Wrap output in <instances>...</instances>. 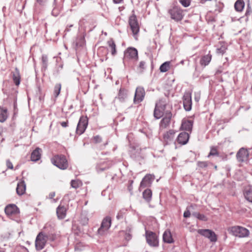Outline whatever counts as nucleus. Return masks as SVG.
<instances>
[{
    "mask_svg": "<svg viewBox=\"0 0 252 252\" xmlns=\"http://www.w3.org/2000/svg\"><path fill=\"white\" fill-rule=\"evenodd\" d=\"M65 32H68L69 31V28L68 27H66V28L65 30Z\"/></svg>",
    "mask_w": 252,
    "mask_h": 252,
    "instance_id": "58",
    "label": "nucleus"
},
{
    "mask_svg": "<svg viewBox=\"0 0 252 252\" xmlns=\"http://www.w3.org/2000/svg\"><path fill=\"white\" fill-rule=\"evenodd\" d=\"M67 27H68V28H71V27H73V25H70L67 26Z\"/></svg>",
    "mask_w": 252,
    "mask_h": 252,
    "instance_id": "59",
    "label": "nucleus"
},
{
    "mask_svg": "<svg viewBox=\"0 0 252 252\" xmlns=\"http://www.w3.org/2000/svg\"><path fill=\"white\" fill-rule=\"evenodd\" d=\"M198 165L201 167H205L207 166V164L206 162H199Z\"/></svg>",
    "mask_w": 252,
    "mask_h": 252,
    "instance_id": "50",
    "label": "nucleus"
},
{
    "mask_svg": "<svg viewBox=\"0 0 252 252\" xmlns=\"http://www.w3.org/2000/svg\"><path fill=\"white\" fill-rule=\"evenodd\" d=\"M61 124V125L63 127H66L68 126V121H66V122H62L61 123H60Z\"/></svg>",
    "mask_w": 252,
    "mask_h": 252,
    "instance_id": "52",
    "label": "nucleus"
},
{
    "mask_svg": "<svg viewBox=\"0 0 252 252\" xmlns=\"http://www.w3.org/2000/svg\"><path fill=\"white\" fill-rule=\"evenodd\" d=\"M145 95L144 89L142 87H138L136 88L134 98L135 103L141 102L144 99Z\"/></svg>",
    "mask_w": 252,
    "mask_h": 252,
    "instance_id": "12",
    "label": "nucleus"
},
{
    "mask_svg": "<svg viewBox=\"0 0 252 252\" xmlns=\"http://www.w3.org/2000/svg\"><path fill=\"white\" fill-rule=\"evenodd\" d=\"M111 225V219L110 217L107 216L103 219L100 227L97 230V233L101 236L104 235L110 228Z\"/></svg>",
    "mask_w": 252,
    "mask_h": 252,
    "instance_id": "6",
    "label": "nucleus"
},
{
    "mask_svg": "<svg viewBox=\"0 0 252 252\" xmlns=\"http://www.w3.org/2000/svg\"><path fill=\"white\" fill-rule=\"evenodd\" d=\"M226 49V46L225 44H223L220 48H217V52L222 55L225 52Z\"/></svg>",
    "mask_w": 252,
    "mask_h": 252,
    "instance_id": "39",
    "label": "nucleus"
},
{
    "mask_svg": "<svg viewBox=\"0 0 252 252\" xmlns=\"http://www.w3.org/2000/svg\"><path fill=\"white\" fill-rule=\"evenodd\" d=\"M170 18L176 22H179L183 18L184 14L183 10L177 6H174L168 10Z\"/></svg>",
    "mask_w": 252,
    "mask_h": 252,
    "instance_id": "3",
    "label": "nucleus"
},
{
    "mask_svg": "<svg viewBox=\"0 0 252 252\" xmlns=\"http://www.w3.org/2000/svg\"><path fill=\"white\" fill-rule=\"evenodd\" d=\"M212 59V55L210 54L203 56L200 60L201 66H206L208 65Z\"/></svg>",
    "mask_w": 252,
    "mask_h": 252,
    "instance_id": "24",
    "label": "nucleus"
},
{
    "mask_svg": "<svg viewBox=\"0 0 252 252\" xmlns=\"http://www.w3.org/2000/svg\"><path fill=\"white\" fill-rule=\"evenodd\" d=\"M154 180V176L148 174L146 175L142 179L140 183V188H146L149 187L152 184V181Z\"/></svg>",
    "mask_w": 252,
    "mask_h": 252,
    "instance_id": "15",
    "label": "nucleus"
},
{
    "mask_svg": "<svg viewBox=\"0 0 252 252\" xmlns=\"http://www.w3.org/2000/svg\"><path fill=\"white\" fill-rule=\"evenodd\" d=\"M126 211V210L124 209L121 210L117 214L116 216L117 219L118 220L123 219L124 217Z\"/></svg>",
    "mask_w": 252,
    "mask_h": 252,
    "instance_id": "38",
    "label": "nucleus"
},
{
    "mask_svg": "<svg viewBox=\"0 0 252 252\" xmlns=\"http://www.w3.org/2000/svg\"><path fill=\"white\" fill-rule=\"evenodd\" d=\"M244 195L246 199L250 202L252 203V188L251 187L246 188Z\"/></svg>",
    "mask_w": 252,
    "mask_h": 252,
    "instance_id": "27",
    "label": "nucleus"
},
{
    "mask_svg": "<svg viewBox=\"0 0 252 252\" xmlns=\"http://www.w3.org/2000/svg\"><path fill=\"white\" fill-rule=\"evenodd\" d=\"M146 238L148 244L152 247H158V241L156 234L152 231H146Z\"/></svg>",
    "mask_w": 252,
    "mask_h": 252,
    "instance_id": "9",
    "label": "nucleus"
},
{
    "mask_svg": "<svg viewBox=\"0 0 252 252\" xmlns=\"http://www.w3.org/2000/svg\"><path fill=\"white\" fill-rule=\"evenodd\" d=\"M192 215L193 216H194V217L197 218L199 220H203V221H207V218L205 215H204L203 214H201L199 213L193 212L192 213Z\"/></svg>",
    "mask_w": 252,
    "mask_h": 252,
    "instance_id": "36",
    "label": "nucleus"
},
{
    "mask_svg": "<svg viewBox=\"0 0 252 252\" xmlns=\"http://www.w3.org/2000/svg\"><path fill=\"white\" fill-rule=\"evenodd\" d=\"M170 62H164L160 65L159 67L160 71L161 72H165L168 71L170 68Z\"/></svg>",
    "mask_w": 252,
    "mask_h": 252,
    "instance_id": "34",
    "label": "nucleus"
},
{
    "mask_svg": "<svg viewBox=\"0 0 252 252\" xmlns=\"http://www.w3.org/2000/svg\"><path fill=\"white\" fill-rule=\"evenodd\" d=\"M143 198L148 202H149L152 199V192L150 189H147L143 192Z\"/></svg>",
    "mask_w": 252,
    "mask_h": 252,
    "instance_id": "31",
    "label": "nucleus"
},
{
    "mask_svg": "<svg viewBox=\"0 0 252 252\" xmlns=\"http://www.w3.org/2000/svg\"><path fill=\"white\" fill-rule=\"evenodd\" d=\"M55 195V192H50L49 194V198L52 199Z\"/></svg>",
    "mask_w": 252,
    "mask_h": 252,
    "instance_id": "53",
    "label": "nucleus"
},
{
    "mask_svg": "<svg viewBox=\"0 0 252 252\" xmlns=\"http://www.w3.org/2000/svg\"><path fill=\"white\" fill-rule=\"evenodd\" d=\"M123 0H113V1L115 3H120L123 1Z\"/></svg>",
    "mask_w": 252,
    "mask_h": 252,
    "instance_id": "56",
    "label": "nucleus"
},
{
    "mask_svg": "<svg viewBox=\"0 0 252 252\" xmlns=\"http://www.w3.org/2000/svg\"><path fill=\"white\" fill-rule=\"evenodd\" d=\"M81 185V182L79 180H72L71 182V186L72 188L77 189Z\"/></svg>",
    "mask_w": 252,
    "mask_h": 252,
    "instance_id": "40",
    "label": "nucleus"
},
{
    "mask_svg": "<svg viewBox=\"0 0 252 252\" xmlns=\"http://www.w3.org/2000/svg\"><path fill=\"white\" fill-rule=\"evenodd\" d=\"M7 117V109L0 106V122H5Z\"/></svg>",
    "mask_w": 252,
    "mask_h": 252,
    "instance_id": "28",
    "label": "nucleus"
},
{
    "mask_svg": "<svg viewBox=\"0 0 252 252\" xmlns=\"http://www.w3.org/2000/svg\"><path fill=\"white\" fill-rule=\"evenodd\" d=\"M249 156V152L244 148H241L236 154L237 158L240 162H244L248 160Z\"/></svg>",
    "mask_w": 252,
    "mask_h": 252,
    "instance_id": "14",
    "label": "nucleus"
},
{
    "mask_svg": "<svg viewBox=\"0 0 252 252\" xmlns=\"http://www.w3.org/2000/svg\"><path fill=\"white\" fill-rule=\"evenodd\" d=\"M42 150L39 148H36L31 154V158L33 161H37L41 158V153Z\"/></svg>",
    "mask_w": 252,
    "mask_h": 252,
    "instance_id": "19",
    "label": "nucleus"
},
{
    "mask_svg": "<svg viewBox=\"0 0 252 252\" xmlns=\"http://www.w3.org/2000/svg\"><path fill=\"white\" fill-rule=\"evenodd\" d=\"M138 59V51L135 48L129 47L125 51L123 59L125 63L128 62L135 63Z\"/></svg>",
    "mask_w": 252,
    "mask_h": 252,
    "instance_id": "1",
    "label": "nucleus"
},
{
    "mask_svg": "<svg viewBox=\"0 0 252 252\" xmlns=\"http://www.w3.org/2000/svg\"><path fill=\"white\" fill-rule=\"evenodd\" d=\"M245 6V2L243 0H237L234 4V7L237 11H242Z\"/></svg>",
    "mask_w": 252,
    "mask_h": 252,
    "instance_id": "30",
    "label": "nucleus"
},
{
    "mask_svg": "<svg viewBox=\"0 0 252 252\" xmlns=\"http://www.w3.org/2000/svg\"><path fill=\"white\" fill-rule=\"evenodd\" d=\"M12 79L16 86L19 85L21 81V77L19 69L16 67L14 72H12Z\"/></svg>",
    "mask_w": 252,
    "mask_h": 252,
    "instance_id": "23",
    "label": "nucleus"
},
{
    "mask_svg": "<svg viewBox=\"0 0 252 252\" xmlns=\"http://www.w3.org/2000/svg\"><path fill=\"white\" fill-rule=\"evenodd\" d=\"M250 0H249L248 1V9L247 10V11H246V14L249 12L250 10H251V7L250 6Z\"/></svg>",
    "mask_w": 252,
    "mask_h": 252,
    "instance_id": "54",
    "label": "nucleus"
},
{
    "mask_svg": "<svg viewBox=\"0 0 252 252\" xmlns=\"http://www.w3.org/2000/svg\"><path fill=\"white\" fill-rule=\"evenodd\" d=\"M108 45L111 49V54L115 56L116 54L117 51L116 49V44L112 39H110L107 41Z\"/></svg>",
    "mask_w": 252,
    "mask_h": 252,
    "instance_id": "32",
    "label": "nucleus"
},
{
    "mask_svg": "<svg viewBox=\"0 0 252 252\" xmlns=\"http://www.w3.org/2000/svg\"><path fill=\"white\" fill-rule=\"evenodd\" d=\"M194 99H195V101H199V99H200V96H199V95H198V96H195Z\"/></svg>",
    "mask_w": 252,
    "mask_h": 252,
    "instance_id": "57",
    "label": "nucleus"
},
{
    "mask_svg": "<svg viewBox=\"0 0 252 252\" xmlns=\"http://www.w3.org/2000/svg\"><path fill=\"white\" fill-rule=\"evenodd\" d=\"M52 163L59 168L64 170L67 169L68 164L65 157L63 155H56L51 158Z\"/></svg>",
    "mask_w": 252,
    "mask_h": 252,
    "instance_id": "2",
    "label": "nucleus"
},
{
    "mask_svg": "<svg viewBox=\"0 0 252 252\" xmlns=\"http://www.w3.org/2000/svg\"><path fill=\"white\" fill-rule=\"evenodd\" d=\"M88 121L86 117L82 116L80 118L76 130L77 134L81 135L85 132L88 126Z\"/></svg>",
    "mask_w": 252,
    "mask_h": 252,
    "instance_id": "10",
    "label": "nucleus"
},
{
    "mask_svg": "<svg viewBox=\"0 0 252 252\" xmlns=\"http://www.w3.org/2000/svg\"><path fill=\"white\" fill-rule=\"evenodd\" d=\"M189 134L186 132H182L180 133L176 141L181 145H185L186 144L189 139Z\"/></svg>",
    "mask_w": 252,
    "mask_h": 252,
    "instance_id": "16",
    "label": "nucleus"
},
{
    "mask_svg": "<svg viewBox=\"0 0 252 252\" xmlns=\"http://www.w3.org/2000/svg\"><path fill=\"white\" fill-rule=\"evenodd\" d=\"M58 219H63L66 214V209L64 206L59 205L56 210Z\"/></svg>",
    "mask_w": 252,
    "mask_h": 252,
    "instance_id": "18",
    "label": "nucleus"
},
{
    "mask_svg": "<svg viewBox=\"0 0 252 252\" xmlns=\"http://www.w3.org/2000/svg\"><path fill=\"white\" fill-rule=\"evenodd\" d=\"M45 237L46 238L47 240H49L50 241H53L56 239V235L54 233H49L47 235H45Z\"/></svg>",
    "mask_w": 252,
    "mask_h": 252,
    "instance_id": "42",
    "label": "nucleus"
},
{
    "mask_svg": "<svg viewBox=\"0 0 252 252\" xmlns=\"http://www.w3.org/2000/svg\"><path fill=\"white\" fill-rule=\"evenodd\" d=\"M176 131L170 129L163 134V142L164 145H169L174 142Z\"/></svg>",
    "mask_w": 252,
    "mask_h": 252,
    "instance_id": "11",
    "label": "nucleus"
},
{
    "mask_svg": "<svg viewBox=\"0 0 252 252\" xmlns=\"http://www.w3.org/2000/svg\"><path fill=\"white\" fill-rule=\"evenodd\" d=\"M166 102L163 99H160L158 102L156 103L155 107H158L165 110L166 107Z\"/></svg>",
    "mask_w": 252,
    "mask_h": 252,
    "instance_id": "35",
    "label": "nucleus"
},
{
    "mask_svg": "<svg viewBox=\"0 0 252 252\" xmlns=\"http://www.w3.org/2000/svg\"><path fill=\"white\" fill-rule=\"evenodd\" d=\"M179 2L185 7H187L190 4V0H179Z\"/></svg>",
    "mask_w": 252,
    "mask_h": 252,
    "instance_id": "43",
    "label": "nucleus"
},
{
    "mask_svg": "<svg viewBox=\"0 0 252 252\" xmlns=\"http://www.w3.org/2000/svg\"><path fill=\"white\" fill-rule=\"evenodd\" d=\"M127 97V91L123 88H121L119 90L118 96L116 98L118 99L121 102H124Z\"/></svg>",
    "mask_w": 252,
    "mask_h": 252,
    "instance_id": "26",
    "label": "nucleus"
},
{
    "mask_svg": "<svg viewBox=\"0 0 252 252\" xmlns=\"http://www.w3.org/2000/svg\"><path fill=\"white\" fill-rule=\"evenodd\" d=\"M6 164L8 169H12L13 168V164L9 159L6 160Z\"/></svg>",
    "mask_w": 252,
    "mask_h": 252,
    "instance_id": "48",
    "label": "nucleus"
},
{
    "mask_svg": "<svg viewBox=\"0 0 252 252\" xmlns=\"http://www.w3.org/2000/svg\"><path fill=\"white\" fill-rule=\"evenodd\" d=\"M47 0H36L37 3H38L40 5H44Z\"/></svg>",
    "mask_w": 252,
    "mask_h": 252,
    "instance_id": "51",
    "label": "nucleus"
},
{
    "mask_svg": "<svg viewBox=\"0 0 252 252\" xmlns=\"http://www.w3.org/2000/svg\"><path fill=\"white\" fill-rule=\"evenodd\" d=\"M26 186L24 181H21L17 184L16 188L17 193L19 195L24 194L26 191Z\"/></svg>",
    "mask_w": 252,
    "mask_h": 252,
    "instance_id": "20",
    "label": "nucleus"
},
{
    "mask_svg": "<svg viewBox=\"0 0 252 252\" xmlns=\"http://www.w3.org/2000/svg\"><path fill=\"white\" fill-rule=\"evenodd\" d=\"M191 213L189 210H186L184 213V217L185 218H189L190 217Z\"/></svg>",
    "mask_w": 252,
    "mask_h": 252,
    "instance_id": "49",
    "label": "nucleus"
},
{
    "mask_svg": "<svg viewBox=\"0 0 252 252\" xmlns=\"http://www.w3.org/2000/svg\"><path fill=\"white\" fill-rule=\"evenodd\" d=\"M61 89V84L60 83L57 84L54 87V95L55 97H57L59 95Z\"/></svg>",
    "mask_w": 252,
    "mask_h": 252,
    "instance_id": "37",
    "label": "nucleus"
},
{
    "mask_svg": "<svg viewBox=\"0 0 252 252\" xmlns=\"http://www.w3.org/2000/svg\"><path fill=\"white\" fill-rule=\"evenodd\" d=\"M47 239L45 235L43 232H40L36 236L35 246L36 250L40 251L42 250L46 243Z\"/></svg>",
    "mask_w": 252,
    "mask_h": 252,
    "instance_id": "8",
    "label": "nucleus"
},
{
    "mask_svg": "<svg viewBox=\"0 0 252 252\" xmlns=\"http://www.w3.org/2000/svg\"><path fill=\"white\" fill-rule=\"evenodd\" d=\"M193 122L191 120H187L182 122L181 128L182 129L191 131L192 128Z\"/></svg>",
    "mask_w": 252,
    "mask_h": 252,
    "instance_id": "22",
    "label": "nucleus"
},
{
    "mask_svg": "<svg viewBox=\"0 0 252 252\" xmlns=\"http://www.w3.org/2000/svg\"><path fill=\"white\" fill-rule=\"evenodd\" d=\"M42 62L43 63V66L44 68H46L48 64V58L46 55H42Z\"/></svg>",
    "mask_w": 252,
    "mask_h": 252,
    "instance_id": "44",
    "label": "nucleus"
},
{
    "mask_svg": "<svg viewBox=\"0 0 252 252\" xmlns=\"http://www.w3.org/2000/svg\"><path fill=\"white\" fill-rule=\"evenodd\" d=\"M128 24L134 38L137 39V36L139 32L140 27L135 14H133L129 17Z\"/></svg>",
    "mask_w": 252,
    "mask_h": 252,
    "instance_id": "5",
    "label": "nucleus"
},
{
    "mask_svg": "<svg viewBox=\"0 0 252 252\" xmlns=\"http://www.w3.org/2000/svg\"><path fill=\"white\" fill-rule=\"evenodd\" d=\"M228 230L233 235L238 237H246L249 235V231L247 228L242 226H232L229 228Z\"/></svg>",
    "mask_w": 252,
    "mask_h": 252,
    "instance_id": "4",
    "label": "nucleus"
},
{
    "mask_svg": "<svg viewBox=\"0 0 252 252\" xmlns=\"http://www.w3.org/2000/svg\"><path fill=\"white\" fill-rule=\"evenodd\" d=\"M163 241L167 243H171L173 242V238L170 231L166 230L163 234Z\"/></svg>",
    "mask_w": 252,
    "mask_h": 252,
    "instance_id": "29",
    "label": "nucleus"
},
{
    "mask_svg": "<svg viewBox=\"0 0 252 252\" xmlns=\"http://www.w3.org/2000/svg\"><path fill=\"white\" fill-rule=\"evenodd\" d=\"M145 64L146 63L144 61H141L140 62L138 68L141 71H143V70L145 68Z\"/></svg>",
    "mask_w": 252,
    "mask_h": 252,
    "instance_id": "47",
    "label": "nucleus"
},
{
    "mask_svg": "<svg viewBox=\"0 0 252 252\" xmlns=\"http://www.w3.org/2000/svg\"><path fill=\"white\" fill-rule=\"evenodd\" d=\"M93 142L94 143L97 144V143H99L101 142L102 138L100 136L96 135L93 137Z\"/></svg>",
    "mask_w": 252,
    "mask_h": 252,
    "instance_id": "46",
    "label": "nucleus"
},
{
    "mask_svg": "<svg viewBox=\"0 0 252 252\" xmlns=\"http://www.w3.org/2000/svg\"><path fill=\"white\" fill-rule=\"evenodd\" d=\"M197 232L201 235L209 239L212 242H216L217 241V235L212 230L200 229L197 230Z\"/></svg>",
    "mask_w": 252,
    "mask_h": 252,
    "instance_id": "7",
    "label": "nucleus"
},
{
    "mask_svg": "<svg viewBox=\"0 0 252 252\" xmlns=\"http://www.w3.org/2000/svg\"><path fill=\"white\" fill-rule=\"evenodd\" d=\"M183 105L186 111H190L191 109V96L190 93H186L183 96Z\"/></svg>",
    "mask_w": 252,
    "mask_h": 252,
    "instance_id": "13",
    "label": "nucleus"
},
{
    "mask_svg": "<svg viewBox=\"0 0 252 252\" xmlns=\"http://www.w3.org/2000/svg\"><path fill=\"white\" fill-rule=\"evenodd\" d=\"M83 221V225H85V224H87L88 221V219H87V218H84V220Z\"/></svg>",
    "mask_w": 252,
    "mask_h": 252,
    "instance_id": "55",
    "label": "nucleus"
},
{
    "mask_svg": "<svg viewBox=\"0 0 252 252\" xmlns=\"http://www.w3.org/2000/svg\"><path fill=\"white\" fill-rule=\"evenodd\" d=\"M172 114L171 112H167L161 120L160 123V127L161 128H166L170 124Z\"/></svg>",
    "mask_w": 252,
    "mask_h": 252,
    "instance_id": "17",
    "label": "nucleus"
},
{
    "mask_svg": "<svg viewBox=\"0 0 252 252\" xmlns=\"http://www.w3.org/2000/svg\"><path fill=\"white\" fill-rule=\"evenodd\" d=\"M163 109H160L158 107H155L154 112V116L155 118L157 119H160L163 115Z\"/></svg>",
    "mask_w": 252,
    "mask_h": 252,
    "instance_id": "33",
    "label": "nucleus"
},
{
    "mask_svg": "<svg viewBox=\"0 0 252 252\" xmlns=\"http://www.w3.org/2000/svg\"><path fill=\"white\" fill-rule=\"evenodd\" d=\"M210 156H219V153L216 148L213 147L211 148L210 152L208 155V157Z\"/></svg>",
    "mask_w": 252,
    "mask_h": 252,
    "instance_id": "45",
    "label": "nucleus"
},
{
    "mask_svg": "<svg viewBox=\"0 0 252 252\" xmlns=\"http://www.w3.org/2000/svg\"><path fill=\"white\" fill-rule=\"evenodd\" d=\"M104 164H105L104 163L98 165L96 166V169H97V172H102L109 168V166H104Z\"/></svg>",
    "mask_w": 252,
    "mask_h": 252,
    "instance_id": "41",
    "label": "nucleus"
},
{
    "mask_svg": "<svg viewBox=\"0 0 252 252\" xmlns=\"http://www.w3.org/2000/svg\"><path fill=\"white\" fill-rule=\"evenodd\" d=\"M62 9V6L56 3V0H54V8L52 11V15L55 17H57L60 14Z\"/></svg>",
    "mask_w": 252,
    "mask_h": 252,
    "instance_id": "25",
    "label": "nucleus"
},
{
    "mask_svg": "<svg viewBox=\"0 0 252 252\" xmlns=\"http://www.w3.org/2000/svg\"><path fill=\"white\" fill-rule=\"evenodd\" d=\"M215 168L216 169H217V166H215Z\"/></svg>",
    "mask_w": 252,
    "mask_h": 252,
    "instance_id": "60",
    "label": "nucleus"
},
{
    "mask_svg": "<svg viewBox=\"0 0 252 252\" xmlns=\"http://www.w3.org/2000/svg\"><path fill=\"white\" fill-rule=\"evenodd\" d=\"M18 208L14 204H9L5 208V213L7 215L15 214L17 212Z\"/></svg>",
    "mask_w": 252,
    "mask_h": 252,
    "instance_id": "21",
    "label": "nucleus"
}]
</instances>
